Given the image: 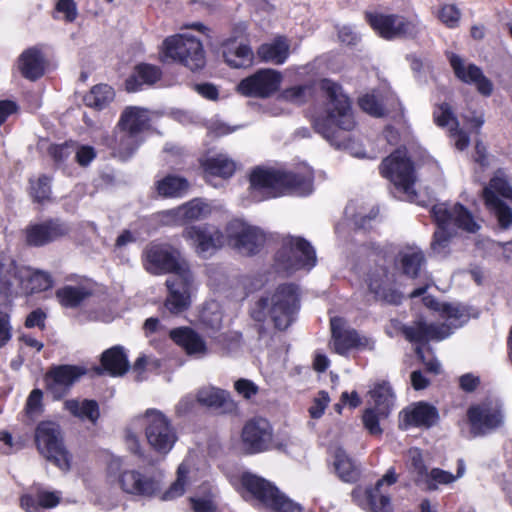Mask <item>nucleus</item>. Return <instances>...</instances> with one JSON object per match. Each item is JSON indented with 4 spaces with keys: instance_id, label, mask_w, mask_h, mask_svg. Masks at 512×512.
Returning a JSON list of instances; mask_svg holds the SVG:
<instances>
[{
    "instance_id": "obj_1",
    "label": "nucleus",
    "mask_w": 512,
    "mask_h": 512,
    "mask_svg": "<svg viewBox=\"0 0 512 512\" xmlns=\"http://www.w3.org/2000/svg\"><path fill=\"white\" fill-rule=\"evenodd\" d=\"M320 90L326 98L324 113L313 117V128L332 146L342 149L348 147V136L345 132L354 129V119L350 98L338 83L323 79Z\"/></svg>"
},
{
    "instance_id": "obj_2",
    "label": "nucleus",
    "mask_w": 512,
    "mask_h": 512,
    "mask_svg": "<svg viewBox=\"0 0 512 512\" xmlns=\"http://www.w3.org/2000/svg\"><path fill=\"white\" fill-rule=\"evenodd\" d=\"M257 309L251 312L252 318L263 322L266 315L279 331L287 330L297 319L301 308L300 288L294 283H283L269 295L257 301Z\"/></svg>"
},
{
    "instance_id": "obj_3",
    "label": "nucleus",
    "mask_w": 512,
    "mask_h": 512,
    "mask_svg": "<svg viewBox=\"0 0 512 512\" xmlns=\"http://www.w3.org/2000/svg\"><path fill=\"white\" fill-rule=\"evenodd\" d=\"M430 213L438 227L433 235L431 250L441 257L449 254L451 238L456 229L468 233H476L480 229V225L475 221L472 213L460 203H456L452 207H448L445 203L436 204Z\"/></svg>"
},
{
    "instance_id": "obj_4",
    "label": "nucleus",
    "mask_w": 512,
    "mask_h": 512,
    "mask_svg": "<svg viewBox=\"0 0 512 512\" xmlns=\"http://www.w3.org/2000/svg\"><path fill=\"white\" fill-rule=\"evenodd\" d=\"M50 273L29 267H18L7 254H0V285L9 295H31L52 288Z\"/></svg>"
},
{
    "instance_id": "obj_5",
    "label": "nucleus",
    "mask_w": 512,
    "mask_h": 512,
    "mask_svg": "<svg viewBox=\"0 0 512 512\" xmlns=\"http://www.w3.org/2000/svg\"><path fill=\"white\" fill-rule=\"evenodd\" d=\"M380 174L393 184L395 197L415 202L414 189L415 169L413 162L407 157L406 150L396 149L386 157L379 167Z\"/></svg>"
},
{
    "instance_id": "obj_6",
    "label": "nucleus",
    "mask_w": 512,
    "mask_h": 512,
    "mask_svg": "<svg viewBox=\"0 0 512 512\" xmlns=\"http://www.w3.org/2000/svg\"><path fill=\"white\" fill-rule=\"evenodd\" d=\"M400 330L409 342L416 344L415 353L425 365L426 370L439 374L441 370L440 362L435 357L426 360L424 348L430 340L441 341L448 338L452 334L450 326L447 324H428L423 319H418L410 325H403Z\"/></svg>"
},
{
    "instance_id": "obj_7",
    "label": "nucleus",
    "mask_w": 512,
    "mask_h": 512,
    "mask_svg": "<svg viewBox=\"0 0 512 512\" xmlns=\"http://www.w3.org/2000/svg\"><path fill=\"white\" fill-rule=\"evenodd\" d=\"M241 484L261 505L273 512H302L300 504L281 492L274 483L250 472L241 476Z\"/></svg>"
},
{
    "instance_id": "obj_8",
    "label": "nucleus",
    "mask_w": 512,
    "mask_h": 512,
    "mask_svg": "<svg viewBox=\"0 0 512 512\" xmlns=\"http://www.w3.org/2000/svg\"><path fill=\"white\" fill-rule=\"evenodd\" d=\"M274 261L278 271L292 274L301 269L310 271L315 267L317 257L310 242L301 237L287 236L276 252Z\"/></svg>"
},
{
    "instance_id": "obj_9",
    "label": "nucleus",
    "mask_w": 512,
    "mask_h": 512,
    "mask_svg": "<svg viewBox=\"0 0 512 512\" xmlns=\"http://www.w3.org/2000/svg\"><path fill=\"white\" fill-rule=\"evenodd\" d=\"M163 57L177 62L191 71H198L206 64L202 42L188 34H176L167 37L162 44Z\"/></svg>"
},
{
    "instance_id": "obj_10",
    "label": "nucleus",
    "mask_w": 512,
    "mask_h": 512,
    "mask_svg": "<svg viewBox=\"0 0 512 512\" xmlns=\"http://www.w3.org/2000/svg\"><path fill=\"white\" fill-rule=\"evenodd\" d=\"M143 264L149 273L155 275L172 273L176 277L191 272L181 252L166 243L151 242L143 252Z\"/></svg>"
},
{
    "instance_id": "obj_11",
    "label": "nucleus",
    "mask_w": 512,
    "mask_h": 512,
    "mask_svg": "<svg viewBox=\"0 0 512 512\" xmlns=\"http://www.w3.org/2000/svg\"><path fill=\"white\" fill-rule=\"evenodd\" d=\"M143 422L150 447L159 454H167L177 441V433L170 419L160 410L149 408L144 415L135 417L133 424Z\"/></svg>"
},
{
    "instance_id": "obj_12",
    "label": "nucleus",
    "mask_w": 512,
    "mask_h": 512,
    "mask_svg": "<svg viewBox=\"0 0 512 512\" xmlns=\"http://www.w3.org/2000/svg\"><path fill=\"white\" fill-rule=\"evenodd\" d=\"M370 26L384 39H414L421 32L420 20L399 14H367Z\"/></svg>"
},
{
    "instance_id": "obj_13",
    "label": "nucleus",
    "mask_w": 512,
    "mask_h": 512,
    "mask_svg": "<svg viewBox=\"0 0 512 512\" xmlns=\"http://www.w3.org/2000/svg\"><path fill=\"white\" fill-rule=\"evenodd\" d=\"M35 441L38 450L49 461L62 470H69L71 457L66 450L59 424L53 421H42L37 425Z\"/></svg>"
},
{
    "instance_id": "obj_14",
    "label": "nucleus",
    "mask_w": 512,
    "mask_h": 512,
    "mask_svg": "<svg viewBox=\"0 0 512 512\" xmlns=\"http://www.w3.org/2000/svg\"><path fill=\"white\" fill-rule=\"evenodd\" d=\"M226 233L230 245L238 253L245 256L258 254L266 242V235L263 230L240 219L230 221Z\"/></svg>"
},
{
    "instance_id": "obj_15",
    "label": "nucleus",
    "mask_w": 512,
    "mask_h": 512,
    "mask_svg": "<svg viewBox=\"0 0 512 512\" xmlns=\"http://www.w3.org/2000/svg\"><path fill=\"white\" fill-rule=\"evenodd\" d=\"M397 475L394 469H389L383 478L379 479L375 486L365 489L356 488L352 491L353 501L366 512H393V506L389 495L382 492L384 483L392 485L396 483Z\"/></svg>"
},
{
    "instance_id": "obj_16",
    "label": "nucleus",
    "mask_w": 512,
    "mask_h": 512,
    "mask_svg": "<svg viewBox=\"0 0 512 512\" xmlns=\"http://www.w3.org/2000/svg\"><path fill=\"white\" fill-rule=\"evenodd\" d=\"M374 270L368 274V288L375 298L391 305H400L403 294L394 286V276L381 258Z\"/></svg>"
},
{
    "instance_id": "obj_17",
    "label": "nucleus",
    "mask_w": 512,
    "mask_h": 512,
    "mask_svg": "<svg viewBox=\"0 0 512 512\" xmlns=\"http://www.w3.org/2000/svg\"><path fill=\"white\" fill-rule=\"evenodd\" d=\"M273 439V428L269 421L262 417L249 420L242 429V450L249 455L267 451Z\"/></svg>"
},
{
    "instance_id": "obj_18",
    "label": "nucleus",
    "mask_w": 512,
    "mask_h": 512,
    "mask_svg": "<svg viewBox=\"0 0 512 512\" xmlns=\"http://www.w3.org/2000/svg\"><path fill=\"white\" fill-rule=\"evenodd\" d=\"M282 76L272 69H259L254 74L242 79L237 91L246 97L267 98L274 94L280 86Z\"/></svg>"
},
{
    "instance_id": "obj_19",
    "label": "nucleus",
    "mask_w": 512,
    "mask_h": 512,
    "mask_svg": "<svg viewBox=\"0 0 512 512\" xmlns=\"http://www.w3.org/2000/svg\"><path fill=\"white\" fill-rule=\"evenodd\" d=\"M183 237L192 242L197 255L203 259L212 256L223 245V233L209 225H192L183 231Z\"/></svg>"
},
{
    "instance_id": "obj_20",
    "label": "nucleus",
    "mask_w": 512,
    "mask_h": 512,
    "mask_svg": "<svg viewBox=\"0 0 512 512\" xmlns=\"http://www.w3.org/2000/svg\"><path fill=\"white\" fill-rule=\"evenodd\" d=\"M84 374L85 370L80 366H53L44 377L46 390L54 400H60L68 394L74 383Z\"/></svg>"
},
{
    "instance_id": "obj_21",
    "label": "nucleus",
    "mask_w": 512,
    "mask_h": 512,
    "mask_svg": "<svg viewBox=\"0 0 512 512\" xmlns=\"http://www.w3.org/2000/svg\"><path fill=\"white\" fill-rule=\"evenodd\" d=\"M250 195L255 201L282 195V171L257 167L250 174Z\"/></svg>"
},
{
    "instance_id": "obj_22",
    "label": "nucleus",
    "mask_w": 512,
    "mask_h": 512,
    "mask_svg": "<svg viewBox=\"0 0 512 512\" xmlns=\"http://www.w3.org/2000/svg\"><path fill=\"white\" fill-rule=\"evenodd\" d=\"M71 231L70 225L60 218H50L40 223L26 227V242L30 246L42 247L67 236Z\"/></svg>"
},
{
    "instance_id": "obj_23",
    "label": "nucleus",
    "mask_w": 512,
    "mask_h": 512,
    "mask_svg": "<svg viewBox=\"0 0 512 512\" xmlns=\"http://www.w3.org/2000/svg\"><path fill=\"white\" fill-rule=\"evenodd\" d=\"M193 281L192 272L166 280L169 294L165 300V307L172 314L182 313L190 307Z\"/></svg>"
},
{
    "instance_id": "obj_24",
    "label": "nucleus",
    "mask_w": 512,
    "mask_h": 512,
    "mask_svg": "<svg viewBox=\"0 0 512 512\" xmlns=\"http://www.w3.org/2000/svg\"><path fill=\"white\" fill-rule=\"evenodd\" d=\"M449 63L455 76L465 84L475 85L477 91L489 97L493 92V83L488 79L482 69L475 64H465V61L457 54L451 53Z\"/></svg>"
},
{
    "instance_id": "obj_25",
    "label": "nucleus",
    "mask_w": 512,
    "mask_h": 512,
    "mask_svg": "<svg viewBox=\"0 0 512 512\" xmlns=\"http://www.w3.org/2000/svg\"><path fill=\"white\" fill-rule=\"evenodd\" d=\"M332 332V345L335 352L339 355H346L355 348H370L374 346L369 338L361 336L354 329H344L342 318L334 317L330 321Z\"/></svg>"
},
{
    "instance_id": "obj_26",
    "label": "nucleus",
    "mask_w": 512,
    "mask_h": 512,
    "mask_svg": "<svg viewBox=\"0 0 512 512\" xmlns=\"http://www.w3.org/2000/svg\"><path fill=\"white\" fill-rule=\"evenodd\" d=\"M467 417L473 436H481L497 428L503 421V415L499 408L488 404L471 406L467 411Z\"/></svg>"
},
{
    "instance_id": "obj_27",
    "label": "nucleus",
    "mask_w": 512,
    "mask_h": 512,
    "mask_svg": "<svg viewBox=\"0 0 512 512\" xmlns=\"http://www.w3.org/2000/svg\"><path fill=\"white\" fill-rule=\"evenodd\" d=\"M121 489L134 496L152 497L159 490L158 482L153 476L146 475L139 470H124L119 474Z\"/></svg>"
},
{
    "instance_id": "obj_28",
    "label": "nucleus",
    "mask_w": 512,
    "mask_h": 512,
    "mask_svg": "<svg viewBox=\"0 0 512 512\" xmlns=\"http://www.w3.org/2000/svg\"><path fill=\"white\" fill-rule=\"evenodd\" d=\"M394 264L402 275L410 279H416L425 270L426 257L420 247L408 245L398 251Z\"/></svg>"
},
{
    "instance_id": "obj_29",
    "label": "nucleus",
    "mask_w": 512,
    "mask_h": 512,
    "mask_svg": "<svg viewBox=\"0 0 512 512\" xmlns=\"http://www.w3.org/2000/svg\"><path fill=\"white\" fill-rule=\"evenodd\" d=\"M96 291V283L82 280L76 285H65L56 290L55 296L61 306L75 309L89 300Z\"/></svg>"
},
{
    "instance_id": "obj_30",
    "label": "nucleus",
    "mask_w": 512,
    "mask_h": 512,
    "mask_svg": "<svg viewBox=\"0 0 512 512\" xmlns=\"http://www.w3.org/2000/svg\"><path fill=\"white\" fill-rule=\"evenodd\" d=\"M197 402L222 414H231L237 410L230 392L213 386L201 388L197 393Z\"/></svg>"
},
{
    "instance_id": "obj_31",
    "label": "nucleus",
    "mask_w": 512,
    "mask_h": 512,
    "mask_svg": "<svg viewBox=\"0 0 512 512\" xmlns=\"http://www.w3.org/2000/svg\"><path fill=\"white\" fill-rule=\"evenodd\" d=\"M402 425L405 429L409 427L434 426L439 420V413L435 406L426 402H418L411 408L402 411Z\"/></svg>"
},
{
    "instance_id": "obj_32",
    "label": "nucleus",
    "mask_w": 512,
    "mask_h": 512,
    "mask_svg": "<svg viewBox=\"0 0 512 512\" xmlns=\"http://www.w3.org/2000/svg\"><path fill=\"white\" fill-rule=\"evenodd\" d=\"M314 173L310 167L299 171H282V195L294 193L307 196L313 191Z\"/></svg>"
},
{
    "instance_id": "obj_33",
    "label": "nucleus",
    "mask_w": 512,
    "mask_h": 512,
    "mask_svg": "<svg viewBox=\"0 0 512 512\" xmlns=\"http://www.w3.org/2000/svg\"><path fill=\"white\" fill-rule=\"evenodd\" d=\"M170 337L190 356L202 358L208 352L204 339L192 328L180 327L172 329L170 331Z\"/></svg>"
},
{
    "instance_id": "obj_34",
    "label": "nucleus",
    "mask_w": 512,
    "mask_h": 512,
    "mask_svg": "<svg viewBox=\"0 0 512 512\" xmlns=\"http://www.w3.org/2000/svg\"><path fill=\"white\" fill-rule=\"evenodd\" d=\"M161 75L162 71L159 67L148 63H140L135 66L132 74L126 79V90L137 92L143 86H152L161 78Z\"/></svg>"
},
{
    "instance_id": "obj_35",
    "label": "nucleus",
    "mask_w": 512,
    "mask_h": 512,
    "mask_svg": "<svg viewBox=\"0 0 512 512\" xmlns=\"http://www.w3.org/2000/svg\"><path fill=\"white\" fill-rule=\"evenodd\" d=\"M18 66L24 78L31 81L38 80L45 72L43 53L35 47L26 49L19 57Z\"/></svg>"
},
{
    "instance_id": "obj_36",
    "label": "nucleus",
    "mask_w": 512,
    "mask_h": 512,
    "mask_svg": "<svg viewBox=\"0 0 512 512\" xmlns=\"http://www.w3.org/2000/svg\"><path fill=\"white\" fill-rule=\"evenodd\" d=\"M101 367L100 374L106 373L112 377L124 375L130 368L124 348L117 345L105 350L101 356Z\"/></svg>"
},
{
    "instance_id": "obj_37",
    "label": "nucleus",
    "mask_w": 512,
    "mask_h": 512,
    "mask_svg": "<svg viewBox=\"0 0 512 512\" xmlns=\"http://www.w3.org/2000/svg\"><path fill=\"white\" fill-rule=\"evenodd\" d=\"M118 127L120 130L141 136V133L150 127L149 111L137 106L127 107L120 116Z\"/></svg>"
},
{
    "instance_id": "obj_38",
    "label": "nucleus",
    "mask_w": 512,
    "mask_h": 512,
    "mask_svg": "<svg viewBox=\"0 0 512 512\" xmlns=\"http://www.w3.org/2000/svg\"><path fill=\"white\" fill-rule=\"evenodd\" d=\"M112 142L113 144H109V146L113 150V156L126 161L138 149L143 142V138L137 134L120 130Z\"/></svg>"
},
{
    "instance_id": "obj_39",
    "label": "nucleus",
    "mask_w": 512,
    "mask_h": 512,
    "mask_svg": "<svg viewBox=\"0 0 512 512\" xmlns=\"http://www.w3.org/2000/svg\"><path fill=\"white\" fill-rule=\"evenodd\" d=\"M333 466L337 476L347 483H355L360 477V469L346 451L337 447L334 451Z\"/></svg>"
},
{
    "instance_id": "obj_40",
    "label": "nucleus",
    "mask_w": 512,
    "mask_h": 512,
    "mask_svg": "<svg viewBox=\"0 0 512 512\" xmlns=\"http://www.w3.org/2000/svg\"><path fill=\"white\" fill-rule=\"evenodd\" d=\"M257 53L262 61L281 65L289 56V44L284 37H277L271 43L262 44Z\"/></svg>"
},
{
    "instance_id": "obj_41",
    "label": "nucleus",
    "mask_w": 512,
    "mask_h": 512,
    "mask_svg": "<svg viewBox=\"0 0 512 512\" xmlns=\"http://www.w3.org/2000/svg\"><path fill=\"white\" fill-rule=\"evenodd\" d=\"M206 176H218L221 178H230L236 170L233 160L224 154H217L207 157L202 163Z\"/></svg>"
},
{
    "instance_id": "obj_42",
    "label": "nucleus",
    "mask_w": 512,
    "mask_h": 512,
    "mask_svg": "<svg viewBox=\"0 0 512 512\" xmlns=\"http://www.w3.org/2000/svg\"><path fill=\"white\" fill-rule=\"evenodd\" d=\"M65 409L73 416L81 419L88 420L92 424H96L100 417V409L96 400L84 399L79 402L76 399L66 400Z\"/></svg>"
},
{
    "instance_id": "obj_43",
    "label": "nucleus",
    "mask_w": 512,
    "mask_h": 512,
    "mask_svg": "<svg viewBox=\"0 0 512 512\" xmlns=\"http://www.w3.org/2000/svg\"><path fill=\"white\" fill-rule=\"evenodd\" d=\"M207 205L200 199H193L190 202L165 212L173 220L189 222L203 218L207 212Z\"/></svg>"
},
{
    "instance_id": "obj_44",
    "label": "nucleus",
    "mask_w": 512,
    "mask_h": 512,
    "mask_svg": "<svg viewBox=\"0 0 512 512\" xmlns=\"http://www.w3.org/2000/svg\"><path fill=\"white\" fill-rule=\"evenodd\" d=\"M189 188V183L184 177L167 175L156 182V190L162 198L183 197Z\"/></svg>"
},
{
    "instance_id": "obj_45",
    "label": "nucleus",
    "mask_w": 512,
    "mask_h": 512,
    "mask_svg": "<svg viewBox=\"0 0 512 512\" xmlns=\"http://www.w3.org/2000/svg\"><path fill=\"white\" fill-rule=\"evenodd\" d=\"M370 395L374 402L373 408L376 409L382 417H388L395 399L390 384L387 382L376 384L370 391Z\"/></svg>"
},
{
    "instance_id": "obj_46",
    "label": "nucleus",
    "mask_w": 512,
    "mask_h": 512,
    "mask_svg": "<svg viewBox=\"0 0 512 512\" xmlns=\"http://www.w3.org/2000/svg\"><path fill=\"white\" fill-rule=\"evenodd\" d=\"M485 205L487 209L495 216L501 229H508L512 225V209L499 197H494L490 189L486 192Z\"/></svg>"
},
{
    "instance_id": "obj_47",
    "label": "nucleus",
    "mask_w": 512,
    "mask_h": 512,
    "mask_svg": "<svg viewBox=\"0 0 512 512\" xmlns=\"http://www.w3.org/2000/svg\"><path fill=\"white\" fill-rule=\"evenodd\" d=\"M115 93L111 86L107 84L95 85L83 98L86 106L96 110L106 108L114 99Z\"/></svg>"
},
{
    "instance_id": "obj_48",
    "label": "nucleus",
    "mask_w": 512,
    "mask_h": 512,
    "mask_svg": "<svg viewBox=\"0 0 512 512\" xmlns=\"http://www.w3.org/2000/svg\"><path fill=\"white\" fill-rule=\"evenodd\" d=\"M223 57L231 68H246L252 65L254 54L247 44H240L235 50H224Z\"/></svg>"
},
{
    "instance_id": "obj_49",
    "label": "nucleus",
    "mask_w": 512,
    "mask_h": 512,
    "mask_svg": "<svg viewBox=\"0 0 512 512\" xmlns=\"http://www.w3.org/2000/svg\"><path fill=\"white\" fill-rule=\"evenodd\" d=\"M440 313L443 317L447 318V322H444L443 324L449 325L452 332L454 329L463 326V324L468 321L466 310L461 305L442 303Z\"/></svg>"
},
{
    "instance_id": "obj_50",
    "label": "nucleus",
    "mask_w": 512,
    "mask_h": 512,
    "mask_svg": "<svg viewBox=\"0 0 512 512\" xmlns=\"http://www.w3.org/2000/svg\"><path fill=\"white\" fill-rule=\"evenodd\" d=\"M189 473L188 467L182 463L177 469V479L171 486L163 493L162 500L169 501L182 496L185 492L187 483V475Z\"/></svg>"
},
{
    "instance_id": "obj_51",
    "label": "nucleus",
    "mask_w": 512,
    "mask_h": 512,
    "mask_svg": "<svg viewBox=\"0 0 512 512\" xmlns=\"http://www.w3.org/2000/svg\"><path fill=\"white\" fill-rule=\"evenodd\" d=\"M52 178L47 175H41L37 180H30V194L37 203H44L51 196Z\"/></svg>"
},
{
    "instance_id": "obj_52",
    "label": "nucleus",
    "mask_w": 512,
    "mask_h": 512,
    "mask_svg": "<svg viewBox=\"0 0 512 512\" xmlns=\"http://www.w3.org/2000/svg\"><path fill=\"white\" fill-rule=\"evenodd\" d=\"M433 116L435 123L439 127H449L450 132L459 127L458 119L448 103L440 104L434 111Z\"/></svg>"
},
{
    "instance_id": "obj_53",
    "label": "nucleus",
    "mask_w": 512,
    "mask_h": 512,
    "mask_svg": "<svg viewBox=\"0 0 512 512\" xmlns=\"http://www.w3.org/2000/svg\"><path fill=\"white\" fill-rule=\"evenodd\" d=\"M490 189V192L494 197L502 196L506 199H512V187L511 185L503 178L494 177L490 180L488 186L483 189V199L486 202V192Z\"/></svg>"
},
{
    "instance_id": "obj_54",
    "label": "nucleus",
    "mask_w": 512,
    "mask_h": 512,
    "mask_svg": "<svg viewBox=\"0 0 512 512\" xmlns=\"http://www.w3.org/2000/svg\"><path fill=\"white\" fill-rule=\"evenodd\" d=\"M427 475V488L430 491H434L438 488L439 484L447 485L456 480L455 475L452 473L442 470L440 468H433Z\"/></svg>"
},
{
    "instance_id": "obj_55",
    "label": "nucleus",
    "mask_w": 512,
    "mask_h": 512,
    "mask_svg": "<svg viewBox=\"0 0 512 512\" xmlns=\"http://www.w3.org/2000/svg\"><path fill=\"white\" fill-rule=\"evenodd\" d=\"M460 17L461 11L454 4H444L438 12L439 20L450 29L458 27Z\"/></svg>"
},
{
    "instance_id": "obj_56",
    "label": "nucleus",
    "mask_w": 512,
    "mask_h": 512,
    "mask_svg": "<svg viewBox=\"0 0 512 512\" xmlns=\"http://www.w3.org/2000/svg\"><path fill=\"white\" fill-rule=\"evenodd\" d=\"M383 418L382 415L374 408H367L362 416L364 427L368 430L371 435H381L382 429L379 421Z\"/></svg>"
},
{
    "instance_id": "obj_57",
    "label": "nucleus",
    "mask_w": 512,
    "mask_h": 512,
    "mask_svg": "<svg viewBox=\"0 0 512 512\" xmlns=\"http://www.w3.org/2000/svg\"><path fill=\"white\" fill-rule=\"evenodd\" d=\"M55 13L62 14L66 22L72 23L78 16L77 4L74 0H58L55 6Z\"/></svg>"
},
{
    "instance_id": "obj_58",
    "label": "nucleus",
    "mask_w": 512,
    "mask_h": 512,
    "mask_svg": "<svg viewBox=\"0 0 512 512\" xmlns=\"http://www.w3.org/2000/svg\"><path fill=\"white\" fill-rule=\"evenodd\" d=\"M360 108L368 114L381 117L384 115L383 106L379 103L377 98L371 94H365L359 99Z\"/></svg>"
},
{
    "instance_id": "obj_59",
    "label": "nucleus",
    "mask_w": 512,
    "mask_h": 512,
    "mask_svg": "<svg viewBox=\"0 0 512 512\" xmlns=\"http://www.w3.org/2000/svg\"><path fill=\"white\" fill-rule=\"evenodd\" d=\"M197 405V398L194 399L191 395L182 397L175 406L176 416L186 417L195 413Z\"/></svg>"
},
{
    "instance_id": "obj_60",
    "label": "nucleus",
    "mask_w": 512,
    "mask_h": 512,
    "mask_svg": "<svg viewBox=\"0 0 512 512\" xmlns=\"http://www.w3.org/2000/svg\"><path fill=\"white\" fill-rule=\"evenodd\" d=\"M234 388L244 399H251L259 391V387L252 380L245 378L238 379L234 383Z\"/></svg>"
},
{
    "instance_id": "obj_61",
    "label": "nucleus",
    "mask_w": 512,
    "mask_h": 512,
    "mask_svg": "<svg viewBox=\"0 0 512 512\" xmlns=\"http://www.w3.org/2000/svg\"><path fill=\"white\" fill-rule=\"evenodd\" d=\"M190 502L194 512H217V505L211 495L191 497Z\"/></svg>"
},
{
    "instance_id": "obj_62",
    "label": "nucleus",
    "mask_w": 512,
    "mask_h": 512,
    "mask_svg": "<svg viewBox=\"0 0 512 512\" xmlns=\"http://www.w3.org/2000/svg\"><path fill=\"white\" fill-rule=\"evenodd\" d=\"M34 489L40 508L50 509L58 505L60 501L59 495L54 492L45 491L40 487H35Z\"/></svg>"
},
{
    "instance_id": "obj_63",
    "label": "nucleus",
    "mask_w": 512,
    "mask_h": 512,
    "mask_svg": "<svg viewBox=\"0 0 512 512\" xmlns=\"http://www.w3.org/2000/svg\"><path fill=\"white\" fill-rule=\"evenodd\" d=\"M329 401L330 398L328 392L323 390L320 391L312 406L309 408L310 416L314 419L320 418L324 414L325 408L327 407Z\"/></svg>"
},
{
    "instance_id": "obj_64",
    "label": "nucleus",
    "mask_w": 512,
    "mask_h": 512,
    "mask_svg": "<svg viewBox=\"0 0 512 512\" xmlns=\"http://www.w3.org/2000/svg\"><path fill=\"white\" fill-rule=\"evenodd\" d=\"M12 330L10 315L5 311H0V348L11 340Z\"/></svg>"
}]
</instances>
